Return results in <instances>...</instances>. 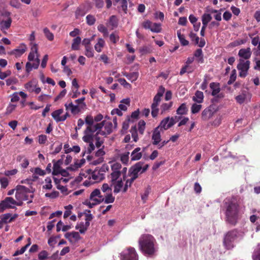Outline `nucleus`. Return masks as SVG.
I'll return each instance as SVG.
<instances>
[{
	"instance_id": "f257e3e1",
	"label": "nucleus",
	"mask_w": 260,
	"mask_h": 260,
	"mask_svg": "<svg viewBox=\"0 0 260 260\" xmlns=\"http://www.w3.org/2000/svg\"><path fill=\"white\" fill-rule=\"evenodd\" d=\"M226 221L232 225H235L239 218L240 206L239 201L235 198L224 201Z\"/></svg>"
},
{
	"instance_id": "f03ea898",
	"label": "nucleus",
	"mask_w": 260,
	"mask_h": 260,
	"mask_svg": "<svg viewBox=\"0 0 260 260\" xmlns=\"http://www.w3.org/2000/svg\"><path fill=\"white\" fill-rule=\"evenodd\" d=\"M154 243L155 239L152 235H142L139 240L140 249L145 255L153 256L156 252Z\"/></svg>"
},
{
	"instance_id": "7ed1b4c3",
	"label": "nucleus",
	"mask_w": 260,
	"mask_h": 260,
	"mask_svg": "<svg viewBox=\"0 0 260 260\" xmlns=\"http://www.w3.org/2000/svg\"><path fill=\"white\" fill-rule=\"evenodd\" d=\"M241 232L235 229L227 232L223 236V246L226 250H232L235 247V241L238 238H242Z\"/></svg>"
},
{
	"instance_id": "20e7f679",
	"label": "nucleus",
	"mask_w": 260,
	"mask_h": 260,
	"mask_svg": "<svg viewBox=\"0 0 260 260\" xmlns=\"http://www.w3.org/2000/svg\"><path fill=\"white\" fill-rule=\"evenodd\" d=\"M144 165V162L139 161L129 168L128 171V175L132 178V180H136L138 178L139 173L142 174L148 169L149 167V165Z\"/></svg>"
},
{
	"instance_id": "39448f33",
	"label": "nucleus",
	"mask_w": 260,
	"mask_h": 260,
	"mask_svg": "<svg viewBox=\"0 0 260 260\" xmlns=\"http://www.w3.org/2000/svg\"><path fill=\"white\" fill-rule=\"evenodd\" d=\"M15 190H16L15 198L17 200H29V196L27 193L29 192L33 193V191H31L28 188L21 185H17Z\"/></svg>"
},
{
	"instance_id": "423d86ee",
	"label": "nucleus",
	"mask_w": 260,
	"mask_h": 260,
	"mask_svg": "<svg viewBox=\"0 0 260 260\" xmlns=\"http://www.w3.org/2000/svg\"><path fill=\"white\" fill-rule=\"evenodd\" d=\"M10 15L11 13L7 11L2 13V17L6 18V20L0 18V25L2 30L8 29L11 26L12 21Z\"/></svg>"
},
{
	"instance_id": "0eeeda50",
	"label": "nucleus",
	"mask_w": 260,
	"mask_h": 260,
	"mask_svg": "<svg viewBox=\"0 0 260 260\" xmlns=\"http://www.w3.org/2000/svg\"><path fill=\"white\" fill-rule=\"evenodd\" d=\"M210 87L212 90L211 94L215 96L213 100V101L218 102V99L223 98V93H219L220 91L219 83L212 82L210 84Z\"/></svg>"
},
{
	"instance_id": "6e6552de",
	"label": "nucleus",
	"mask_w": 260,
	"mask_h": 260,
	"mask_svg": "<svg viewBox=\"0 0 260 260\" xmlns=\"http://www.w3.org/2000/svg\"><path fill=\"white\" fill-rule=\"evenodd\" d=\"M217 110L216 106L214 105H211L205 108L202 113L201 118L203 120L207 121L209 119L214 113Z\"/></svg>"
},
{
	"instance_id": "1a4fd4ad",
	"label": "nucleus",
	"mask_w": 260,
	"mask_h": 260,
	"mask_svg": "<svg viewBox=\"0 0 260 260\" xmlns=\"http://www.w3.org/2000/svg\"><path fill=\"white\" fill-rule=\"evenodd\" d=\"M122 260H138V256L134 248L129 247L121 254Z\"/></svg>"
},
{
	"instance_id": "9d476101",
	"label": "nucleus",
	"mask_w": 260,
	"mask_h": 260,
	"mask_svg": "<svg viewBox=\"0 0 260 260\" xmlns=\"http://www.w3.org/2000/svg\"><path fill=\"white\" fill-rule=\"evenodd\" d=\"M64 107L67 111H70L71 113L73 115H76L79 113L82 109V106L74 105L71 100L68 101L64 104Z\"/></svg>"
},
{
	"instance_id": "9b49d317",
	"label": "nucleus",
	"mask_w": 260,
	"mask_h": 260,
	"mask_svg": "<svg viewBox=\"0 0 260 260\" xmlns=\"http://www.w3.org/2000/svg\"><path fill=\"white\" fill-rule=\"evenodd\" d=\"M16 203V201L12 197H7L4 200L1 201L0 203V211L1 212L7 208H14L15 207L12 206V205H14Z\"/></svg>"
},
{
	"instance_id": "f8f14e48",
	"label": "nucleus",
	"mask_w": 260,
	"mask_h": 260,
	"mask_svg": "<svg viewBox=\"0 0 260 260\" xmlns=\"http://www.w3.org/2000/svg\"><path fill=\"white\" fill-rule=\"evenodd\" d=\"M89 199L91 201L96 202V203H101L104 200V197L101 195V192L99 189H95L90 193Z\"/></svg>"
},
{
	"instance_id": "ddd939ff",
	"label": "nucleus",
	"mask_w": 260,
	"mask_h": 260,
	"mask_svg": "<svg viewBox=\"0 0 260 260\" xmlns=\"http://www.w3.org/2000/svg\"><path fill=\"white\" fill-rule=\"evenodd\" d=\"M102 122H104L103 127H104L105 130L103 131L101 130V132H97V134H100L103 136L110 135L113 131L112 123L110 121L106 122L105 120L103 121Z\"/></svg>"
},
{
	"instance_id": "4468645a",
	"label": "nucleus",
	"mask_w": 260,
	"mask_h": 260,
	"mask_svg": "<svg viewBox=\"0 0 260 260\" xmlns=\"http://www.w3.org/2000/svg\"><path fill=\"white\" fill-rule=\"evenodd\" d=\"M104 122H101L100 123H98L92 125L91 126H87L85 131L86 133H89L92 135H93L94 133L96 131L101 132V129L104 126Z\"/></svg>"
},
{
	"instance_id": "2eb2a0df",
	"label": "nucleus",
	"mask_w": 260,
	"mask_h": 260,
	"mask_svg": "<svg viewBox=\"0 0 260 260\" xmlns=\"http://www.w3.org/2000/svg\"><path fill=\"white\" fill-rule=\"evenodd\" d=\"M159 127H156L154 129L152 132V140H153L152 144L154 145H158L161 141L160 132Z\"/></svg>"
},
{
	"instance_id": "dca6fc26",
	"label": "nucleus",
	"mask_w": 260,
	"mask_h": 260,
	"mask_svg": "<svg viewBox=\"0 0 260 260\" xmlns=\"http://www.w3.org/2000/svg\"><path fill=\"white\" fill-rule=\"evenodd\" d=\"M105 178V174H103V173L98 169H95L92 173L91 176L90 178H92L94 182H98L102 181Z\"/></svg>"
},
{
	"instance_id": "f3484780",
	"label": "nucleus",
	"mask_w": 260,
	"mask_h": 260,
	"mask_svg": "<svg viewBox=\"0 0 260 260\" xmlns=\"http://www.w3.org/2000/svg\"><path fill=\"white\" fill-rule=\"evenodd\" d=\"M238 55L245 59H248L251 55V49L249 47L240 49Z\"/></svg>"
},
{
	"instance_id": "a211bd4d",
	"label": "nucleus",
	"mask_w": 260,
	"mask_h": 260,
	"mask_svg": "<svg viewBox=\"0 0 260 260\" xmlns=\"http://www.w3.org/2000/svg\"><path fill=\"white\" fill-rule=\"evenodd\" d=\"M26 50V46L24 44H21L18 48L12 50L10 54H14L16 57L20 56L22 55Z\"/></svg>"
},
{
	"instance_id": "6ab92c4d",
	"label": "nucleus",
	"mask_w": 260,
	"mask_h": 260,
	"mask_svg": "<svg viewBox=\"0 0 260 260\" xmlns=\"http://www.w3.org/2000/svg\"><path fill=\"white\" fill-rule=\"evenodd\" d=\"M249 65L250 61L249 60L244 61V60L240 59L239 63L237 66V69L238 70L248 71L249 68Z\"/></svg>"
},
{
	"instance_id": "aec40b11",
	"label": "nucleus",
	"mask_w": 260,
	"mask_h": 260,
	"mask_svg": "<svg viewBox=\"0 0 260 260\" xmlns=\"http://www.w3.org/2000/svg\"><path fill=\"white\" fill-rule=\"evenodd\" d=\"M160 102L155 100H153V103L151 106V115L153 117H156L158 113L159 109L158 106Z\"/></svg>"
},
{
	"instance_id": "412c9836",
	"label": "nucleus",
	"mask_w": 260,
	"mask_h": 260,
	"mask_svg": "<svg viewBox=\"0 0 260 260\" xmlns=\"http://www.w3.org/2000/svg\"><path fill=\"white\" fill-rule=\"evenodd\" d=\"M141 148L137 147L135 148L131 153V160L135 161L139 160L142 156V154L140 152Z\"/></svg>"
},
{
	"instance_id": "4be33fe9",
	"label": "nucleus",
	"mask_w": 260,
	"mask_h": 260,
	"mask_svg": "<svg viewBox=\"0 0 260 260\" xmlns=\"http://www.w3.org/2000/svg\"><path fill=\"white\" fill-rule=\"evenodd\" d=\"M53 175H57L59 174L61 170V168L60 167V163L61 160H58L57 161H55V160H53Z\"/></svg>"
},
{
	"instance_id": "5701e85b",
	"label": "nucleus",
	"mask_w": 260,
	"mask_h": 260,
	"mask_svg": "<svg viewBox=\"0 0 260 260\" xmlns=\"http://www.w3.org/2000/svg\"><path fill=\"white\" fill-rule=\"evenodd\" d=\"M66 239H68L70 241H72L71 238H73L76 241H78L81 239V237L77 232H72L71 233H67L64 235Z\"/></svg>"
},
{
	"instance_id": "b1692460",
	"label": "nucleus",
	"mask_w": 260,
	"mask_h": 260,
	"mask_svg": "<svg viewBox=\"0 0 260 260\" xmlns=\"http://www.w3.org/2000/svg\"><path fill=\"white\" fill-rule=\"evenodd\" d=\"M111 183L114 186V192L115 193L119 192L123 185L122 179L115 181L114 183L111 182Z\"/></svg>"
},
{
	"instance_id": "393cba45",
	"label": "nucleus",
	"mask_w": 260,
	"mask_h": 260,
	"mask_svg": "<svg viewBox=\"0 0 260 260\" xmlns=\"http://www.w3.org/2000/svg\"><path fill=\"white\" fill-rule=\"evenodd\" d=\"M204 99L203 92L201 91H197L195 93L194 96H193L192 100L193 101L198 103H202Z\"/></svg>"
},
{
	"instance_id": "a878e982",
	"label": "nucleus",
	"mask_w": 260,
	"mask_h": 260,
	"mask_svg": "<svg viewBox=\"0 0 260 260\" xmlns=\"http://www.w3.org/2000/svg\"><path fill=\"white\" fill-rule=\"evenodd\" d=\"M81 43V38L80 37H76L73 40L71 48L73 50H78L79 45Z\"/></svg>"
},
{
	"instance_id": "bb28decb",
	"label": "nucleus",
	"mask_w": 260,
	"mask_h": 260,
	"mask_svg": "<svg viewBox=\"0 0 260 260\" xmlns=\"http://www.w3.org/2000/svg\"><path fill=\"white\" fill-rule=\"evenodd\" d=\"M170 121V117H167L164 118L160 123L159 125L157 126L159 127V129L162 131V129L167 130L170 128L169 127V121Z\"/></svg>"
},
{
	"instance_id": "cd10ccee",
	"label": "nucleus",
	"mask_w": 260,
	"mask_h": 260,
	"mask_svg": "<svg viewBox=\"0 0 260 260\" xmlns=\"http://www.w3.org/2000/svg\"><path fill=\"white\" fill-rule=\"evenodd\" d=\"M63 110L62 109H59L53 112L51 114L52 117L55 120L56 122H60V119L61 118V116L60 115L63 113Z\"/></svg>"
},
{
	"instance_id": "c85d7f7f",
	"label": "nucleus",
	"mask_w": 260,
	"mask_h": 260,
	"mask_svg": "<svg viewBox=\"0 0 260 260\" xmlns=\"http://www.w3.org/2000/svg\"><path fill=\"white\" fill-rule=\"evenodd\" d=\"M38 53L37 45L35 44L31 48V51L28 54V59L29 61H33L35 59V54Z\"/></svg>"
},
{
	"instance_id": "c756f323",
	"label": "nucleus",
	"mask_w": 260,
	"mask_h": 260,
	"mask_svg": "<svg viewBox=\"0 0 260 260\" xmlns=\"http://www.w3.org/2000/svg\"><path fill=\"white\" fill-rule=\"evenodd\" d=\"M105 42L102 38H99L98 42L94 45V49L98 52H101L104 47Z\"/></svg>"
},
{
	"instance_id": "7c9ffc66",
	"label": "nucleus",
	"mask_w": 260,
	"mask_h": 260,
	"mask_svg": "<svg viewBox=\"0 0 260 260\" xmlns=\"http://www.w3.org/2000/svg\"><path fill=\"white\" fill-rule=\"evenodd\" d=\"M36 85L37 83L35 81H30L25 84V88L29 92H32Z\"/></svg>"
},
{
	"instance_id": "2f4dec72",
	"label": "nucleus",
	"mask_w": 260,
	"mask_h": 260,
	"mask_svg": "<svg viewBox=\"0 0 260 260\" xmlns=\"http://www.w3.org/2000/svg\"><path fill=\"white\" fill-rule=\"evenodd\" d=\"M84 136L82 138V140L84 142L90 143L93 142L94 135H92L89 133H86V132L84 131Z\"/></svg>"
},
{
	"instance_id": "473e14b6",
	"label": "nucleus",
	"mask_w": 260,
	"mask_h": 260,
	"mask_svg": "<svg viewBox=\"0 0 260 260\" xmlns=\"http://www.w3.org/2000/svg\"><path fill=\"white\" fill-rule=\"evenodd\" d=\"M165 89L162 86H160L159 87L157 93L154 96L153 99L157 100L158 101H161V97L163 95L165 92Z\"/></svg>"
},
{
	"instance_id": "72a5a7b5",
	"label": "nucleus",
	"mask_w": 260,
	"mask_h": 260,
	"mask_svg": "<svg viewBox=\"0 0 260 260\" xmlns=\"http://www.w3.org/2000/svg\"><path fill=\"white\" fill-rule=\"evenodd\" d=\"M88 227L89 226H85V223H84L83 222H80L79 223L76 225L75 229L76 230H79V232L81 234H84Z\"/></svg>"
},
{
	"instance_id": "f704fd0d",
	"label": "nucleus",
	"mask_w": 260,
	"mask_h": 260,
	"mask_svg": "<svg viewBox=\"0 0 260 260\" xmlns=\"http://www.w3.org/2000/svg\"><path fill=\"white\" fill-rule=\"evenodd\" d=\"M188 110L186 104H182L177 110V114L178 115H184L187 113Z\"/></svg>"
},
{
	"instance_id": "c9c22d12",
	"label": "nucleus",
	"mask_w": 260,
	"mask_h": 260,
	"mask_svg": "<svg viewBox=\"0 0 260 260\" xmlns=\"http://www.w3.org/2000/svg\"><path fill=\"white\" fill-rule=\"evenodd\" d=\"M212 16L211 14L204 13L202 16V24L204 25H207L208 23L211 20Z\"/></svg>"
},
{
	"instance_id": "e433bc0d",
	"label": "nucleus",
	"mask_w": 260,
	"mask_h": 260,
	"mask_svg": "<svg viewBox=\"0 0 260 260\" xmlns=\"http://www.w3.org/2000/svg\"><path fill=\"white\" fill-rule=\"evenodd\" d=\"M138 126L139 133L141 135H143L146 127V122L145 121L140 120L138 123Z\"/></svg>"
},
{
	"instance_id": "4c0bfd02",
	"label": "nucleus",
	"mask_w": 260,
	"mask_h": 260,
	"mask_svg": "<svg viewBox=\"0 0 260 260\" xmlns=\"http://www.w3.org/2000/svg\"><path fill=\"white\" fill-rule=\"evenodd\" d=\"M130 132L132 134V138L135 142H137L139 138L137 133V128L136 125L132 126L131 128Z\"/></svg>"
},
{
	"instance_id": "58836bf2",
	"label": "nucleus",
	"mask_w": 260,
	"mask_h": 260,
	"mask_svg": "<svg viewBox=\"0 0 260 260\" xmlns=\"http://www.w3.org/2000/svg\"><path fill=\"white\" fill-rule=\"evenodd\" d=\"M28 240L29 241V242L28 244H27L24 246L22 247L20 250H17L15 251L14 254H13L14 256H17L20 254H23L25 250H26L27 248L30 245V238H28Z\"/></svg>"
},
{
	"instance_id": "ea45409f",
	"label": "nucleus",
	"mask_w": 260,
	"mask_h": 260,
	"mask_svg": "<svg viewBox=\"0 0 260 260\" xmlns=\"http://www.w3.org/2000/svg\"><path fill=\"white\" fill-rule=\"evenodd\" d=\"M109 24L113 28L117 27L118 24V20L117 17L115 15L111 16L109 18Z\"/></svg>"
},
{
	"instance_id": "a19ab883",
	"label": "nucleus",
	"mask_w": 260,
	"mask_h": 260,
	"mask_svg": "<svg viewBox=\"0 0 260 260\" xmlns=\"http://www.w3.org/2000/svg\"><path fill=\"white\" fill-rule=\"evenodd\" d=\"M150 30L153 32H160L161 31V24L157 23H152Z\"/></svg>"
},
{
	"instance_id": "79ce46f5",
	"label": "nucleus",
	"mask_w": 260,
	"mask_h": 260,
	"mask_svg": "<svg viewBox=\"0 0 260 260\" xmlns=\"http://www.w3.org/2000/svg\"><path fill=\"white\" fill-rule=\"evenodd\" d=\"M131 121L129 116H127V118L123 122L121 132L125 133L129 127V122Z\"/></svg>"
},
{
	"instance_id": "37998d69",
	"label": "nucleus",
	"mask_w": 260,
	"mask_h": 260,
	"mask_svg": "<svg viewBox=\"0 0 260 260\" xmlns=\"http://www.w3.org/2000/svg\"><path fill=\"white\" fill-rule=\"evenodd\" d=\"M246 42V40L245 39H238L230 43L229 44V46L231 47H235L245 44Z\"/></svg>"
},
{
	"instance_id": "c03bdc74",
	"label": "nucleus",
	"mask_w": 260,
	"mask_h": 260,
	"mask_svg": "<svg viewBox=\"0 0 260 260\" xmlns=\"http://www.w3.org/2000/svg\"><path fill=\"white\" fill-rule=\"evenodd\" d=\"M115 201V197H113L111 192H109L104 198L103 202L105 204L113 203Z\"/></svg>"
},
{
	"instance_id": "a18cd8bd",
	"label": "nucleus",
	"mask_w": 260,
	"mask_h": 260,
	"mask_svg": "<svg viewBox=\"0 0 260 260\" xmlns=\"http://www.w3.org/2000/svg\"><path fill=\"white\" fill-rule=\"evenodd\" d=\"M177 36L182 46H186L188 45L189 42L185 39L184 35H182L180 32L177 31Z\"/></svg>"
},
{
	"instance_id": "49530a36",
	"label": "nucleus",
	"mask_w": 260,
	"mask_h": 260,
	"mask_svg": "<svg viewBox=\"0 0 260 260\" xmlns=\"http://www.w3.org/2000/svg\"><path fill=\"white\" fill-rule=\"evenodd\" d=\"M116 3L120 2L121 7L124 13H127V0H115Z\"/></svg>"
},
{
	"instance_id": "de8ad7c7",
	"label": "nucleus",
	"mask_w": 260,
	"mask_h": 260,
	"mask_svg": "<svg viewBox=\"0 0 260 260\" xmlns=\"http://www.w3.org/2000/svg\"><path fill=\"white\" fill-rule=\"evenodd\" d=\"M173 105V102H171L169 103H164L161 105L160 109L161 113L165 112L170 110Z\"/></svg>"
},
{
	"instance_id": "09e8293b",
	"label": "nucleus",
	"mask_w": 260,
	"mask_h": 260,
	"mask_svg": "<svg viewBox=\"0 0 260 260\" xmlns=\"http://www.w3.org/2000/svg\"><path fill=\"white\" fill-rule=\"evenodd\" d=\"M121 175V172H112L110 174L111 182L114 183Z\"/></svg>"
},
{
	"instance_id": "8fccbe9b",
	"label": "nucleus",
	"mask_w": 260,
	"mask_h": 260,
	"mask_svg": "<svg viewBox=\"0 0 260 260\" xmlns=\"http://www.w3.org/2000/svg\"><path fill=\"white\" fill-rule=\"evenodd\" d=\"M46 184L43 186V189H51L52 188V180L50 177H46L45 179Z\"/></svg>"
},
{
	"instance_id": "3c124183",
	"label": "nucleus",
	"mask_w": 260,
	"mask_h": 260,
	"mask_svg": "<svg viewBox=\"0 0 260 260\" xmlns=\"http://www.w3.org/2000/svg\"><path fill=\"white\" fill-rule=\"evenodd\" d=\"M85 48V55L88 58L94 56V51L92 47H86Z\"/></svg>"
},
{
	"instance_id": "603ef678",
	"label": "nucleus",
	"mask_w": 260,
	"mask_h": 260,
	"mask_svg": "<svg viewBox=\"0 0 260 260\" xmlns=\"http://www.w3.org/2000/svg\"><path fill=\"white\" fill-rule=\"evenodd\" d=\"M110 40L113 44H116L119 40V37L116 32L112 33L109 37Z\"/></svg>"
},
{
	"instance_id": "864d4df0",
	"label": "nucleus",
	"mask_w": 260,
	"mask_h": 260,
	"mask_svg": "<svg viewBox=\"0 0 260 260\" xmlns=\"http://www.w3.org/2000/svg\"><path fill=\"white\" fill-rule=\"evenodd\" d=\"M44 33L46 36V37L49 40L52 41L54 39V35L53 34L50 32L49 29L45 27L43 29Z\"/></svg>"
},
{
	"instance_id": "5fc2aeb1",
	"label": "nucleus",
	"mask_w": 260,
	"mask_h": 260,
	"mask_svg": "<svg viewBox=\"0 0 260 260\" xmlns=\"http://www.w3.org/2000/svg\"><path fill=\"white\" fill-rule=\"evenodd\" d=\"M81 167V165L79 163V160H77L73 165H71L67 168V170L74 171Z\"/></svg>"
},
{
	"instance_id": "6e6d98bb",
	"label": "nucleus",
	"mask_w": 260,
	"mask_h": 260,
	"mask_svg": "<svg viewBox=\"0 0 260 260\" xmlns=\"http://www.w3.org/2000/svg\"><path fill=\"white\" fill-rule=\"evenodd\" d=\"M73 206L71 205H69L64 207V208L66 210L63 214V217L64 218L68 217L71 214V210L73 209Z\"/></svg>"
},
{
	"instance_id": "4d7b16f0",
	"label": "nucleus",
	"mask_w": 260,
	"mask_h": 260,
	"mask_svg": "<svg viewBox=\"0 0 260 260\" xmlns=\"http://www.w3.org/2000/svg\"><path fill=\"white\" fill-rule=\"evenodd\" d=\"M201 105L193 104L191 107V113L193 114L197 113L201 110Z\"/></svg>"
},
{
	"instance_id": "13d9d810",
	"label": "nucleus",
	"mask_w": 260,
	"mask_h": 260,
	"mask_svg": "<svg viewBox=\"0 0 260 260\" xmlns=\"http://www.w3.org/2000/svg\"><path fill=\"white\" fill-rule=\"evenodd\" d=\"M86 23L89 25H92L94 24L95 22V18L94 16L91 15H88L86 17Z\"/></svg>"
},
{
	"instance_id": "bf43d9fd",
	"label": "nucleus",
	"mask_w": 260,
	"mask_h": 260,
	"mask_svg": "<svg viewBox=\"0 0 260 260\" xmlns=\"http://www.w3.org/2000/svg\"><path fill=\"white\" fill-rule=\"evenodd\" d=\"M16 107V105L10 104L6 108V115H8L12 113L15 110Z\"/></svg>"
},
{
	"instance_id": "052dcab7",
	"label": "nucleus",
	"mask_w": 260,
	"mask_h": 260,
	"mask_svg": "<svg viewBox=\"0 0 260 260\" xmlns=\"http://www.w3.org/2000/svg\"><path fill=\"white\" fill-rule=\"evenodd\" d=\"M139 77V73L138 72H132L128 74V79L131 80L132 82L135 81L137 80Z\"/></svg>"
},
{
	"instance_id": "680f3d73",
	"label": "nucleus",
	"mask_w": 260,
	"mask_h": 260,
	"mask_svg": "<svg viewBox=\"0 0 260 260\" xmlns=\"http://www.w3.org/2000/svg\"><path fill=\"white\" fill-rule=\"evenodd\" d=\"M135 180V179L132 180V178H131V177L130 179H127L126 181V182H125V185L124 186V188L122 190V191L123 192H125L127 190L128 187H130L132 185V184H133V183L134 182V181Z\"/></svg>"
},
{
	"instance_id": "e2e57ef3",
	"label": "nucleus",
	"mask_w": 260,
	"mask_h": 260,
	"mask_svg": "<svg viewBox=\"0 0 260 260\" xmlns=\"http://www.w3.org/2000/svg\"><path fill=\"white\" fill-rule=\"evenodd\" d=\"M94 119L91 115H87L85 117V122L87 126H91L94 124Z\"/></svg>"
},
{
	"instance_id": "0e129e2a",
	"label": "nucleus",
	"mask_w": 260,
	"mask_h": 260,
	"mask_svg": "<svg viewBox=\"0 0 260 260\" xmlns=\"http://www.w3.org/2000/svg\"><path fill=\"white\" fill-rule=\"evenodd\" d=\"M252 258L253 260H260V245H258L257 249L253 252Z\"/></svg>"
},
{
	"instance_id": "69168bd1",
	"label": "nucleus",
	"mask_w": 260,
	"mask_h": 260,
	"mask_svg": "<svg viewBox=\"0 0 260 260\" xmlns=\"http://www.w3.org/2000/svg\"><path fill=\"white\" fill-rule=\"evenodd\" d=\"M111 170L112 172H120L121 165L119 162H115L111 165Z\"/></svg>"
},
{
	"instance_id": "338daca9",
	"label": "nucleus",
	"mask_w": 260,
	"mask_h": 260,
	"mask_svg": "<svg viewBox=\"0 0 260 260\" xmlns=\"http://www.w3.org/2000/svg\"><path fill=\"white\" fill-rule=\"evenodd\" d=\"M0 183L1 184V187L4 188H6L9 184L8 178L5 177H0Z\"/></svg>"
},
{
	"instance_id": "774afa93",
	"label": "nucleus",
	"mask_w": 260,
	"mask_h": 260,
	"mask_svg": "<svg viewBox=\"0 0 260 260\" xmlns=\"http://www.w3.org/2000/svg\"><path fill=\"white\" fill-rule=\"evenodd\" d=\"M98 29L99 31L102 32L104 36H107L108 34L107 28L103 24H100L98 26Z\"/></svg>"
}]
</instances>
